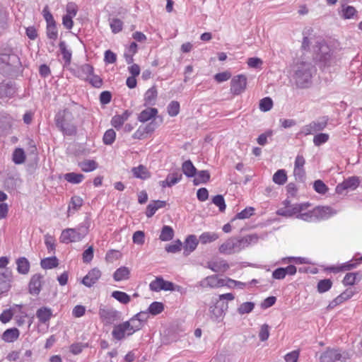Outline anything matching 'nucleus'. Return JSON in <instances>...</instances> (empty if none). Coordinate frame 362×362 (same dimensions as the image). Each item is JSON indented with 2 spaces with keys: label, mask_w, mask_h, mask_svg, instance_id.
Segmentation results:
<instances>
[{
  "label": "nucleus",
  "mask_w": 362,
  "mask_h": 362,
  "mask_svg": "<svg viewBox=\"0 0 362 362\" xmlns=\"http://www.w3.org/2000/svg\"><path fill=\"white\" fill-rule=\"evenodd\" d=\"M25 160V154L23 148H16L13 153V161L16 164H22Z\"/></svg>",
  "instance_id": "nucleus-51"
},
{
  "label": "nucleus",
  "mask_w": 362,
  "mask_h": 362,
  "mask_svg": "<svg viewBox=\"0 0 362 362\" xmlns=\"http://www.w3.org/2000/svg\"><path fill=\"white\" fill-rule=\"evenodd\" d=\"M129 274L130 271L129 268L126 267H121L115 272L113 278L116 281H120L128 279L129 278Z\"/></svg>",
  "instance_id": "nucleus-31"
},
{
  "label": "nucleus",
  "mask_w": 362,
  "mask_h": 362,
  "mask_svg": "<svg viewBox=\"0 0 362 362\" xmlns=\"http://www.w3.org/2000/svg\"><path fill=\"white\" fill-rule=\"evenodd\" d=\"M314 209L317 221L327 220L337 214V210L328 206H317Z\"/></svg>",
  "instance_id": "nucleus-14"
},
{
  "label": "nucleus",
  "mask_w": 362,
  "mask_h": 362,
  "mask_svg": "<svg viewBox=\"0 0 362 362\" xmlns=\"http://www.w3.org/2000/svg\"><path fill=\"white\" fill-rule=\"evenodd\" d=\"M88 233V226H81L77 228H66L62 230L59 238L63 243L78 242Z\"/></svg>",
  "instance_id": "nucleus-4"
},
{
  "label": "nucleus",
  "mask_w": 362,
  "mask_h": 362,
  "mask_svg": "<svg viewBox=\"0 0 362 362\" xmlns=\"http://www.w3.org/2000/svg\"><path fill=\"white\" fill-rule=\"evenodd\" d=\"M360 182L357 176L349 177L336 186L335 192L338 194H342L344 191H354L359 186Z\"/></svg>",
  "instance_id": "nucleus-9"
},
{
  "label": "nucleus",
  "mask_w": 362,
  "mask_h": 362,
  "mask_svg": "<svg viewBox=\"0 0 362 362\" xmlns=\"http://www.w3.org/2000/svg\"><path fill=\"white\" fill-rule=\"evenodd\" d=\"M15 93V89L9 83H2L0 84V98H7L12 96Z\"/></svg>",
  "instance_id": "nucleus-39"
},
{
  "label": "nucleus",
  "mask_w": 362,
  "mask_h": 362,
  "mask_svg": "<svg viewBox=\"0 0 362 362\" xmlns=\"http://www.w3.org/2000/svg\"><path fill=\"white\" fill-rule=\"evenodd\" d=\"M266 237V234L258 235L257 233L248 234L243 237H232L221 244L218 250L220 253L224 255L238 253L243 250L257 244L259 239L263 240Z\"/></svg>",
  "instance_id": "nucleus-1"
},
{
  "label": "nucleus",
  "mask_w": 362,
  "mask_h": 362,
  "mask_svg": "<svg viewBox=\"0 0 362 362\" xmlns=\"http://www.w3.org/2000/svg\"><path fill=\"white\" fill-rule=\"evenodd\" d=\"M64 178L69 182L78 184L82 182L84 175L80 173H69L64 175Z\"/></svg>",
  "instance_id": "nucleus-50"
},
{
  "label": "nucleus",
  "mask_w": 362,
  "mask_h": 362,
  "mask_svg": "<svg viewBox=\"0 0 362 362\" xmlns=\"http://www.w3.org/2000/svg\"><path fill=\"white\" fill-rule=\"evenodd\" d=\"M273 182L277 185H282L287 180L286 172L284 169L278 170L273 175Z\"/></svg>",
  "instance_id": "nucleus-42"
},
{
  "label": "nucleus",
  "mask_w": 362,
  "mask_h": 362,
  "mask_svg": "<svg viewBox=\"0 0 362 362\" xmlns=\"http://www.w3.org/2000/svg\"><path fill=\"white\" fill-rule=\"evenodd\" d=\"M151 291L159 292L160 291H179L180 286L175 285L173 283L164 280L162 277H156L155 280L149 284Z\"/></svg>",
  "instance_id": "nucleus-7"
},
{
  "label": "nucleus",
  "mask_w": 362,
  "mask_h": 362,
  "mask_svg": "<svg viewBox=\"0 0 362 362\" xmlns=\"http://www.w3.org/2000/svg\"><path fill=\"white\" fill-rule=\"evenodd\" d=\"M158 92L155 86L150 88L144 95L145 105H153L155 104Z\"/></svg>",
  "instance_id": "nucleus-32"
},
{
  "label": "nucleus",
  "mask_w": 362,
  "mask_h": 362,
  "mask_svg": "<svg viewBox=\"0 0 362 362\" xmlns=\"http://www.w3.org/2000/svg\"><path fill=\"white\" fill-rule=\"evenodd\" d=\"M255 304L253 302H245L238 308V313L240 315L250 313L255 308Z\"/></svg>",
  "instance_id": "nucleus-49"
},
{
  "label": "nucleus",
  "mask_w": 362,
  "mask_h": 362,
  "mask_svg": "<svg viewBox=\"0 0 362 362\" xmlns=\"http://www.w3.org/2000/svg\"><path fill=\"white\" fill-rule=\"evenodd\" d=\"M197 173V170L190 160L182 163V174H185L187 177H195Z\"/></svg>",
  "instance_id": "nucleus-28"
},
{
  "label": "nucleus",
  "mask_w": 362,
  "mask_h": 362,
  "mask_svg": "<svg viewBox=\"0 0 362 362\" xmlns=\"http://www.w3.org/2000/svg\"><path fill=\"white\" fill-rule=\"evenodd\" d=\"M12 274L10 271L6 270L0 273V295L8 291L11 287Z\"/></svg>",
  "instance_id": "nucleus-18"
},
{
  "label": "nucleus",
  "mask_w": 362,
  "mask_h": 362,
  "mask_svg": "<svg viewBox=\"0 0 362 362\" xmlns=\"http://www.w3.org/2000/svg\"><path fill=\"white\" fill-rule=\"evenodd\" d=\"M310 206V203L305 202L283 206L276 211V214L286 218H291L293 216L297 217L298 212L305 211Z\"/></svg>",
  "instance_id": "nucleus-6"
},
{
  "label": "nucleus",
  "mask_w": 362,
  "mask_h": 362,
  "mask_svg": "<svg viewBox=\"0 0 362 362\" xmlns=\"http://www.w3.org/2000/svg\"><path fill=\"white\" fill-rule=\"evenodd\" d=\"M332 286V281L329 279H325L318 281L317 290L320 293L328 291Z\"/></svg>",
  "instance_id": "nucleus-47"
},
{
  "label": "nucleus",
  "mask_w": 362,
  "mask_h": 362,
  "mask_svg": "<svg viewBox=\"0 0 362 362\" xmlns=\"http://www.w3.org/2000/svg\"><path fill=\"white\" fill-rule=\"evenodd\" d=\"M164 309V305L160 302H153L152 303L148 309L149 313L153 315H156L162 313Z\"/></svg>",
  "instance_id": "nucleus-57"
},
{
  "label": "nucleus",
  "mask_w": 362,
  "mask_h": 362,
  "mask_svg": "<svg viewBox=\"0 0 362 362\" xmlns=\"http://www.w3.org/2000/svg\"><path fill=\"white\" fill-rule=\"evenodd\" d=\"M361 260H362V257L359 259H358V262H357L352 263L351 261L347 262L341 264L339 267H332L329 268V270L333 272L334 273H337L341 271L351 270L354 268H356L357 267V265L358 264L359 262Z\"/></svg>",
  "instance_id": "nucleus-35"
},
{
  "label": "nucleus",
  "mask_w": 362,
  "mask_h": 362,
  "mask_svg": "<svg viewBox=\"0 0 362 362\" xmlns=\"http://www.w3.org/2000/svg\"><path fill=\"white\" fill-rule=\"evenodd\" d=\"M315 71V66L310 62H301L297 65L294 79L298 88H308L312 83V77Z\"/></svg>",
  "instance_id": "nucleus-2"
},
{
  "label": "nucleus",
  "mask_w": 362,
  "mask_h": 362,
  "mask_svg": "<svg viewBox=\"0 0 362 362\" xmlns=\"http://www.w3.org/2000/svg\"><path fill=\"white\" fill-rule=\"evenodd\" d=\"M357 15V11L352 6H341V16L344 19L354 18Z\"/></svg>",
  "instance_id": "nucleus-37"
},
{
  "label": "nucleus",
  "mask_w": 362,
  "mask_h": 362,
  "mask_svg": "<svg viewBox=\"0 0 362 362\" xmlns=\"http://www.w3.org/2000/svg\"><path fill=\"white\" fill-rule=\"evenodd\" d=\"M126 323L129 325L128 336H130L136 331L140 330L144 326L141 321L138 320L135 315L132 317L129 320L126 321Z\"/></svg>",
  "instance_id": "nucleus-30"
},
{
  "label": "nucleus",
  "mask_w": 362,
  "mask_h": 362,
  "mask_svg": "<svg viewBox=\"0 0 362 362\" xmlns=\"http://www.w3.org/2000/svg\"><path fill=\"white\" fill-rule=\"evenodd\" d=\"M93 71L94 69L91 65L84 64L78 68L76 74L78 78L88 80L93 75Z\"/></svg>",
  "instance_id": "nucleus-23"
},
{
  "label": "nucleus",
  "mask_w": 362,
  "mask_h": 362,
  "mask_svg": "<svg viewBox=\"0 0 362 362\" xmlns=\"http://www.w3.org/2000/svg\"><path fill=\"white\" fill-rule=\"evenodd\" d=\"M101 276L100 271L94 268L91 269L83 279L82 283L87 287L94 285Z\"/></svg>",
  "instance_id": "nucleus-17"
},
{
  "label": "nucleus",
  "mask_w": 362,
  "mask_h": 362,
  "mask_svg": "<svg viewBox=\"0 0 362 362\" xmlns=\"http://www.w3.org/2000/svg\"><path fill=\"white\" fill-rule=\"evenodd\" d=\"M112 297L117 300L119 302L123 304H127L129 303L131 298L124 292L115 291L112 293Z\"/></svg>",
  "instance_id": "nucleus-52"
},
{
  "label": "nucleus",
  "mask_w": 362,
  "mask_h": 362,
  "mask_svg": "<svg viewBox=\"0 0 362 362\" xmlns=\"http://www.w3.org/2000/svg\"><path fill=\"white\" fill-rule=\"evenodd\" d=\"M255 209L252 206H248L242 210L240 212L238 213L234 217L235 219H246L249 218L254 214Z\"/></svg>",
  "instance_id": "nucleus-53"
},
{
  "label": "nucleus",
  "mask_w": 362,
  "mask_h": 362,
  "mask_svg": "<svg viewBox=\"0 0 362 362\" xmlns=\"http://www.w3.org/2000/svg\"><path fill=\"white\" fill-rule=\"evenodd\" d=\"M19 337V331L17 328L6 329L2 335V339L6 342H13Z\"/></svg>",
  "instance_id": "nucleus-33"
},
{
  "label": "nucleus",
  "mask_w": 362,
  "mask_h": 362,
  "mask_svg": "<svg viewBox=\"0 0 362 362\" xmlns=\"http://www.w3.org/2000/svg\"><path fill=\"white\" fill-rule=\"evenodd\" d=\"M116 133L112 129L107 130L103 136V142L106 145H111L115 140Z\"/></svg>",
  "instance_id": "nucleus-62"
},
{
  "label": "nucleus",
  "mask_w": 362,
  "mask_h": 362,
  "mask_svg": "<svg viewBox=\"0 0 362 362\" xmlns=\"http://www.w3.org/2000/svg\"><path fill=\"white\" fill-rule=\"evenodd\" d=\"M180 180L177 174H170L167 176L165 180L160 181V185L162 187H172Z\"/></svg>",
  "instance_id": "nucleus-48"
},
{
  "label": "nucleus",
  "mask_w": 362,
  "mask_h": 362,
  "mask_svg": "<svg viewBox=\"0 0 362 362\" xmlns=\"http://www.w3.org/2000/svg\"><path fill=\"white\" fill-rule=\"evenodd\" d=\"M350 354L346 351L336 349H327L323 351L319 362H349Z\"/></svg>",
  "instance_id": "nucleus-5"
},
{
  "label": "nucleus",
  "mask_w": 362,
  "mask_h": 362,
  "mask_svg": "<svg viewBox=\"0 0 362 362\" xmlns=\"http://www.w3.org/2000/svg\"><path fill=\"white\" fill-rule=\"evenodd\" d=\"M313 189L316 192L320 194H325L329 189L328 187L321 180H317L314 182Z\"/></svg>",
  "instance_id": "nucleus-55"
},
{
  "label": "nucleus",
  "mask_w": 362,
  "mask_h": 362,
  "mask_svg": "<svg viewBox=\"0 0 362 362\" xmlns=\"http://www.w3.org/2000/svg\"><path fill=\"white\" fill-rule=\"evenodd\" d=\"M129 325L126 322L117 325L112 332V337L117 340L123 339L126 334L128 336Z\"/></svg>",
  "instance_id": "nucleus-20"
},
{
  "label": "nucleus",
  "mask_w": 362,
  "mask_h": 362,
  "mask_svg": "<svg viewBox=\"0 0 362 362\" xmlns=\"http://www.w3.org/2000/svg\"><path fill=\"white\" fill-rule=\"evenodd\" d=\"M329 136L328 134L319 133L317 134L313 138V143L315 146H320L328 141Z\"/></svg>",
  "instance_id": "nucleus-58"
},
{
  "label": "nucleus",
  "mask_w": 362,
  "mask_h": 362,
  "mask_svg": "<svg viewBox=\"0 0 362 362\" xmlns=\"http://www.w3.org/2000/svg\"><path fill=\"white\" fill-rule=\"evenodd\" d=\"M313 30L311 28H306L303 31V38L302 42L301 48L303 50H308L310 49V42L308 36L313 33Z\"/></svg>",
  "instance_id": "nucleus-54"
},
{
  "label": "nucleus",
  "mask_w": 362,
  "mask_h": 362,
  "mask_svg": "<svg viewBox=\"0 0 362 362\" xmlns=\"http://www.w3.org/2000/svg\"><path fill=\"white\" fill-rule=\"evenodd\" d=\"M0 61L9 66H15L18 62V58L14 54H2L0 55Z\"/></svg>",
  "instance_id": "nucleus-45"
},
{
  "label": "nucleus",
  "mask_w": 362,
  "mask_h": 362,
  "mask_svg": "<svg viewBox=\"0 0 362 362\" xmlns=\"http://www.w3.org/2000/svg\"><path fill=\"white\" fill-rule=\"evenodd\" d=\"M8 15L5 9L0 6V34L2 33L7 27Z\"/></svg>",
  "instance_id": "nucleus-61"
},
{
  "label": "nucleus",
  "mask_w": 362,
  "mask_h": 362,
  "mask_svg": "<svg viewBox=\"0 0 362 362\" xmlns=\"http://www.w3.org/2000/svg\"><path fill=\"white\" fill-rule=\"evenodd\" d=\"M158 114V110L154 107H148L140 112L138 120L141 122H146L155 117Z\"/></svg>",
  "instance_id": "nucleus-24"
},
{
  "label": "nucleus",
  "mask_w": 362,
  "mask_h": 362,
  "mask_svg": "<svg viewBox=\"0 0 362 362\" xmlns=\"http://www.w3.org/2000/svg\"><path fill=\"white\" fill-rule=\"evenodd\" d=\"M212 202L218 207V209L221 212H223L226 210V205L224 200V198L221 194H217L214 196L212 199Z\"/></svg>",
  "instance_id": "nucleus-59"
},
{
  "label": "nucleus",
  "mask_w": 362,
  "mask_h": 362,
  "mask_svg": "<svg viewBox=\"0 0 362 362\" xmlns=\"http://www.w3.org/2000/svg\"><path fill=\"white\" fill-rule=\"evenodd\" d=\"M218 238V235L214 232H204L199 236V240L202 244H207L216 240Z\"/></svg>",
  "instance_id": "nucleus-40"
},
{
  "label": "nucleus",
  "mask_w": 362,
  "mask_h": 362,
  "mask_svg": "<svg viewBox=\"0 0 362 362\" xmlns=\"http://www.w3.org/2000/svg\"><path fill=\"white\" fill-rule=\"evenodd\" d=\"M193 183L194 185L206 184L210 180L211 175L208 170L197 171L195 177H193Z\"/></svg>",
  "instance_id": "nucleus-26"
},
{
  "label": "nucleus",
  "mask_w": 362,
  "mask_h": 362,
  "mask_svg": "<svg viewBox=\"0 0 362 362\" xmlns=\"http://www.w3.org/2000/svg\"><path fill=\"white\" fill-rule=\"evenodd\" d=\"M328 121V117H322L316 121L310 122L309 124L305 125L302 128L301 133L307 136L322 131L326 128Z\"/></svg>",
  "instance_id": "nucleus-8"
},
{
  "label": "nucleus",
  "mask_w": 362,
  "mask_h": 362,
  "mask_svg": "<svg viewBox=\"0 0 362 362\" xmlns=\"http://www.w3.org/2000/svg\"><path fill=\"white\" fill-rule=\"evenodd\" d=\"M224 286H227L228 288H234V287H238L240 289H243L245 286H246V284L245 283H243V282H241V281H236V280H233L232 279H230V278H226L224 279Z\"/></svg>",
  "instance_id": "nucleus-60"
},
{
  "label": "nucleus",
  "mask_w": 362,
  "mask_h": 362,
  "mask_svg": "<svg viewBox=\"0 0 362 362\" xmlns=\"http://www.w3.org/2000/svg\"><path fill=\"white\" fill-rule=\"evenodd\" d=\"M247 78L243 74L234 76L230 81V91L234 95L241 94L246 88Z\"/></svg>",
  "instance_id": "nucleus-11"
},
{
  "label": "nucleus",
  "mask_w": 362,
  "mask_h": 362,
  "mask_svg": "<svg viewBox=\"0 0 362 362\" xmlns=\"http://www.w3.org/2000/svg\"><path fill=\"white\" fill-rule=\"evenodd\" d=\"M78 165L83 172H91L98 168V163L93 160H86L79 163Z\"/></svg>",
  "instance_id": "nucleus-43"
},
{
  "label": "nucleus",
  "mask_w": 362,
  "mask_h": 362,
  "mask_svg": "<svg viewBox=\"0 0 362 362\" xmlns=\"http://www.w3.org/2000/svg\"><path fill=\"white\" fill-rule=\"evenodd\" d=\"M165 202L164 201L160 200L154 201L153 202L150 203L146 207V216L148 218L152 217L158 209L165 206Z\"/></svg>",
  "instance_id": "nucleus-29"
},
{
  "label": "nucleus",
  "mask_w": 362,
  "mask_h": 362,
  "mask_svg": "<svg viewBox=\"0 0 362 362\" xmlns=\"http://www.w3.org/2000/svg\"><path fill=\"white\" fill-rule=\"evenodd\" d=\"M110 28L114 33H117L122 30L123 23L119 18H112L110 23Z\"/></svg>",
  "instance_id": "nucleus-63"
},
{
  "label": "nucleus",
  "mask_w": 362,
  "mask_h": 362,
  "mask_svg": "<svg viewBox=\"0 0 362 362\" xmlns=\"http://www.w3.org/2000/svg\"><path fill=\"white\" fill-rule=\"evenodd\" d=\"M361 279L359 276L358 272H351L347 273L342 280V283L344 286H353L358 281H360Z\"/></svg>",
  "instance_id": "nucleus-36"
},
{
  "label": "nucleus",
  "mask_w": 362,
  "mask_h": 362,
  "mask_svg": "<svg viewBox=\"0 0 362 362\" xmlns=\"http://www.w3.org/2000/svg\"><path fill=\"white\" fill-rule=\"evenodd\" d=\"M296 218L307 222L317 221L314 209L308 211L298 212Z\"/></svg>",
  "instance_id": "nucleus-38"
},
{
  "label": "nucleus",
  "mask_w": 362,
  "mask_h": 362,
  "mask_svg": "<svg viewBox=\"0 0 362 362\" xmlns=\"http://www.w3.org/2000/svg\"><path fill=\"white\" fill-rule=\"evenodd\" d=\"M259 106L262 112L269 111L273 107V100L269 97H265L260 100Z\"/></svg>",
  "instance_id": "nucleus-56"
},
{
  "label": "nucleus",
  "mask_w": 362,
  "mask_h": 362,
  "mask_svg": "<svg viewBox=\"0 0 362 362\" xmlns=\"http://www.w3.org/2000/svg\"><path fill=\"white\" fill-rule=\"evenodd\" d=\"M52 315L50 308L42 307L39 308L36 312V316L41 323H46L48 322Z\"/></svg>",
  "instance_id": "nucleus-25"
},
{
  "label": "nucleus",
  "mask_w": 362,
  "mask_h": 362,
  "mask_svg": "<svg viewBox=\"0 0 362 362\" xmlns=\"http://www.w3.org/2000/svg\"><path fill=\"white\" fill-rule=\"evenodd\" d=\"M228 308V304L224 301L217 300L216 303L210 307L211 318L215 321H220Z\"/></svg>",
  "instance_id": "nucleus-12"
},
{
  "label": "nucleus",
  "mask_w": 362,
  "mask_h": 362,
  "mask_svg": "<svg viewBox=\"0 0 362 362\" xmlns=\"http://www.w3.org/2000/svg\"><path fill=\"white\" fill-rule=\"evenodd\" d=\"M199 240L197 238L195 235H189L186 238L184 243H182V249L184 250L183 254L185 256H188L197 247Z\"/></svg>",
  "instance_id": "nucleus-16"
},
{
  "label": "nucleus",
  "mask_w": 362,
  "mask_h": 362,
  "mask_svg": "<svg viewBox=\"0 0 362 362\" xmlns=\"http://www.w3.org/2000/svg\"><path fill=\"white\" fill-rule=\"evenodd\" d=\"M156 127V124L153 122H151L145 125H141L133 134L132 138L139 140L144 139L148 137V134L155 131Z\"/></svg>",
  "instance_id": "nucleus-13"
},
{
  "label": "nucleus",
  "mask_w": 362,
  "mask_h": 362,
  "mask_svg": "<svg viewBox=\"0 0 362 362\" xmlns=\"http://www.w3.org/2000/svg\"><path fill=\"white\" fill-rule=\"evenodd\" d=\"M318 55L320 62L323 63L324 66H328L330 64L332 53L327 45H322L320 46Z\"/></svg>",
  "instance_id": "nucleus-22"
},
{
  "label": "nucleus",
  "mask_w": 362,
  "mask_h": 362,
  "mask_svg": "<svg viewBox=\"0 0 362 362\" xmlns=\"http://www.w3.org/2000/svg\"><path fill=\"white\" fill-rule=\"evenodd\" d=\"M74 115L69 109H65L58 112L55 121L57 127L66 135H75L77 128L74 122Z\"/></svg>",
  "instance_id": "nucleus-3"
},
{
  "label": "nucleus",
  "mask_w": 362,
  "mask_h": 362,
  "mask_svg": "<svg viewBox=\"0 0 362 362\" xmlns=\"http://www.w3.org/2000/svg\"><path fill=\"white\" fill-rule=\"evenodd\" d=\"M174 237L173 229L169 226H164L159 236V239L161 241H169Z\"/></svg>",
  "instance_id": "nucleus-41"
},
{
  "label": "nucleus",
  "mask_w": 362,
  "mask_h": 362,
  "mask_svg": "<svg viewBox=\"0 0 362 362\" xmlns=\"http://www.w3.org/2000/svg\"><path fill=\"white\" fill-rule=\"evenodd\" d=\"M17 271L21 274H27L30 270V262L25 257H20L16 260Z\"/></svg>",
  "instance_id": "nucleus-34"
},
{
  "label": "nucleus",
  "mask_w": 362,
  "mask_h": 362,
  "mask_svg": "<svg viewBox=\"0 0 362 362\" xmlns=\"http://www.w3.org/2000/svg\"><path fill=\"white\" fill-rule=\"evenodd\" d=\"M180 111V103L177 101H172L168 106V112L171 117L176 116Z\"/></svg>",
  "instance_id": "nucleus-64"
},
{
  "label": "nucleus",
  "mask_w": 362,
  "mask_h": 362,
  "mask_svg": "<svg viewBox=\"0 0 362 362\" xmlns=\"http://www.w3.org/2000/svg\"><path fill=\"white\" fill-rule=\"evenodd\" d=\"M99 316L103 323L110 325L119 320L120 313L113 308L100 307L99 309Z\"/></svg>",
  "instance_id": "nucleus-10"
},
{
  "label": "nucleus",
  "mask_w": 362,
  "mask_h": 362,
  "mask_svg": "<svg viewBox=\"0 0 362 362\" xmlns=\"http://www.w3.org/2000/svg\"><path fill=\"white\" fill-rule=\"evenodd\" d=\"M61 53L63 56V59L66 65L69 64L71 59V52L66 48V45L64 41H61L59 44Z\"/></svg>",
  "instance_id": "nucleus-46"
},
{
  "label": "nucleus",
  "mask_w": 362,
  "mask_h": 362,
  "mask_svg": "<svg viewBox=\"0 0 362 362\" xmlns=\"http://www.w3.org/2000/svg\"><path fill=\"white\" fill-rule=\"evenodd\" d=\"M207 267L214 272H226L230 267L228 262L223 259H217L207 263Z\"/></svg>",
  "instance_id": "nucleus-19"
},
{
  "label": "nucleus",
  "mask_w": 362,
  "mask_h": 362,
  "mask_svg": "<svg viewBox=\"0 0 362 362\" xmlns=\"http://www.w3.org/2000/svg\"><path fill=\"white\" fill-rule=\"evenodd\" d=\"M43 276L39 274H34L29 283V291L32 294L37 295L41 291Z\"/></svg>",
  "instance_id": "nucleus-21"
},
{
  "label": "nucleus",
  "mask_w": 362,
  "mask_h": 362,
  "mask_svg": "<svg viewBox=\"0 0 362 362\" xmlns=\"http://www.w3.org/2000/svg\"><path fill=\"white\" fill-rule=\"evenodd\" d=\"M132 171L135 177L141 180L147 179L151 176V173L148 170L147 168L143 165H139L138 167L133 168Z\"/></svg>",
  "instance_id": "nucleus-27"
},
{
  "label": "nucleus",
  "mask_w": 362,
  "mask_h": 362,
  "mask_svg": "<svg viewBox=\"0 0 362 362\" xmlns=\"http://www.w3.org/2000/svg\"><path fill=\"white\" fill-rule=\"evenodd\" d=\"M224 279H219L216 275L206 277L201 281V286L204 288H220L224 286Z\"/></svg>",
  "instance_id": "nucleus-15"
},
{
  "label": "nucleus",
  "mask_w": 362,
  "mask_h": 362,
  "mask_svg": "<svg viewBox=\"0 0 362 362\" xmlns=\"http://www.w3.org/2000/svg\"><path fill=\"white\" fill-rule=\"evenodd\" d=\"M58 264V259L56 257L45 258L40 262L41 267L45 269L57 267Z\"/></svg>",
  "instance_id": "nucleus-44"
}]
</instances>
